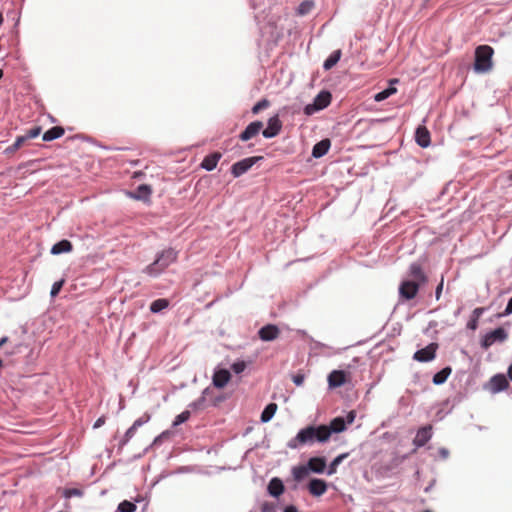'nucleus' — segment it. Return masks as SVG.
Here are the masks:
<instances>
[{
	"label": "nucleus",
	"instance_id": "obj_5",
	"mask_svg": "<svg viewBox=\"0 0 512 512\" xmlns=\"http://www.w3.org/2000/svg\"><path fill=\"white\" fill-rule=\"evenodd\" d=\"M508 337L507 332L504 328L499 327L495 330L487 333L481 341V346L483 349L487 350L490 346H492L495 342H504Z\"/></svg>",
	"mask_w": 512,
	"mask_h": 512
},
{
	"label": "nucleus",
	"instance_id": "obj_18",
	"mask_svg": "<svg viewBox=\"0 0 512 512\" xmlns=\"http://www.w3.org/2000/svg\"><path fill=\"white\" fill-rule=\"evenodd\" d=\"M346 382V375L342 370H334L328 376L330 387H340Z\"/></svg>",
	"mask_w": 512,
	"mask_h": 512
},
{
	"label": "nucleus",
	"instance_id": "obj_1",
	"mask_svg": "<svg viewBox=\"0 0 512 512\" xmlns=\"http://www.w3.org/2000/svg\"><path fill=\"white\" fill-rule=\"evenodd\" d=\"M409 279L403 280L399 286V294L405 300L416 297L421 285L428 281V277L419 263H412L408 270Z\"/></svg>",
	"mask_w": 512,
	"mask_h": 512
},
{
	"label": "nucleus",
	"instance_id": "obj_34",
	"mask_svg": "<svg viewBox=\"0 0 512 512\" xmlns=\"http://www.w3.org/2000/svg\"><path fill=\"white\" fill-rule=\"evenodd\" d=\"M164 271V269H162L160 266H159V263L155 260L153 263H151L150 265H148L144 272L152 277H156L158 276L160 273H162Z\"/></svg>",
	"mask_w": 512,
	"mask_h": 512
},
{
	"label": "nucleus",
	"instance_id": "obj_10",
	"mask_svg": "<svg viewBox=\"0 0 512 512\" xmlns=\"http://www.w3.org/2000/svg\"><path fill=\"white\" fill-rule=\"evenodd\" d=\"M176 259L177 252L174 249L169 248L162 251L156 258V261L159 263V266L165 270L170 264L174 263Z\"/></svg>",
	"mask_w": 512,
	"mask_h": 512
},
{
	"label": "nucleus",
	"instance_id": "obj_15",
	"mask_svg": "<svg viewBox=\"0 0 512 512\" xmlns=\"http://www.w3.org/2000/svg\"><path fill=\"white\" fill-rule=\"evenodd\" d=\"M509 382L503 374H497L490 380V389L493 393H497L507 389Z\"/></svg>",
	"mask_w": 512,
	"mask_h": 512
},
{
	"label": "nucleus",
	"instance_id": "obj_36",
	"mask_svg": "<svg viewBox=\"0 0 512 512\" xmlns=\"http://www.w3.org/2000/svg\"><path fill=\"white\" fill-rule=\"evenodd\" d=\"M118 511L119 512H135L136 505L128 500H124L118 505Z\"/></svg>",
	"mask_w": 512,
	"mask_h": 512
},
{
	"label": "nucleus",
	"instance_id": "obj_48",
	"mask_svg": "<svg viewBox=\"0 0 512 512\" xmlns=\"http://www.w3.org/2000/svg\"><path fill=\"white\" fill-rule=\"evenodd\" d=\"M292 380L293 382L297 385V386H301L304 382V375L303 374H296L292 377Z\"/></svg>",
	"mask_w": 512,
	"mask_h": 512
},
{
	"label": "nucleus",
	"instance_id": "obj_49",
	"mask_svg": "<svg viewBox=\"0 0 512 512\" xmlns=\"http://www.w3.org/2000/svg\"><path fill=\"white\" fill-rule=\"evenodd\" d=\"M443 285H444V281H443V278L441 279L440 283L438 284V286L436 287V291H435V295H436V299L438 300L441 296V293H442V290H443Z\"/></svg>",
	"mask_w": 512,
	"mask_h": 512
},
{
	"label": "nucleus",
	"instance_id": "obj_19",
	"mask_svg": "<svg viewBox=\"0 0 512 512\" xmlns=\"http://www.w3.org/2000/svg\"><path fill=\"white\" fill-rule=\"evenodd\" d=\"M331 146V142L329 139H323L316 143L312 149V156L315 158H320L328 153L329 148Z\"/></svg>",
	"mask_w": 512,
	"mask_h": 512
},
{
	"label": "nucleus",
	"instance_id": "obj_55",
	"mask_svg": "<svg viewBox=\"0 0 512 512\" xmlns=\"http://www.w3.org/2000/svg\"><path fill=\"white\" fill-rule=\"evenodd\" d=\"M2 23H3V16H2V14L0 13V26L2 25Z\"/></svg>",
	"mask_w": 512,
	"mask_h": 512
},
{
	"label": "nucleus",
	"instance_id": "obj_38",
	"mask_svg": "<svg viewBox=\"0 0 512 512\" xmlns=\"http://www.w3.org/2000/svg\"><path fill=\"white\" fill-rule=\"evenodd\" d=\"M269 105L270 102L267 99H262L253 106L252 113L258 114L261 110L266 109Z\"/></svg>",
	"mask_w": 512,
	"mask_h": 512
},
{
	"label": "nucleus",
	"instance_id": "obj_37",
	"mask_svg": "<svg viewBox=\"0 0 512 512\" xmlns=\"http://www.w3.org/2000/svg\"><path fill=\"white\" fill-rule=\"evenodd\" d=\"M28 140L26 138V135L18 136L15 140V142L7 148V151L9 152H15L17 151L22 145Z\"/></svg>",
	"mask_w": 512,
	"mask_h": 512
},
{
	"label": "nucleus",
	"instance_id": "obj_35",
	"mask_svg": "<svg viewBox=\"0 0 512 512\" xmlns=\"http://www.w3.org/2000/svg\"><path fill=\"white\" fill-rule=\"evenodd\" d=\"M348 456L347 453L337 456L329 465L327 474L332 475L336 472L337 466Z\"/></svg>",
	"mask_w": 512,
	"mask_h": 512
},
{
	"label": "nucleus",
	"instance_id": "obj_14",
	"mask_svg": "<svg viewBox=\"0 0 512 512\" xmlns=\"http://www.w3.org/2000/svg\"><path fill=\"white\" fill-rule=\"evenodd\" d=\"M308 490L313 496H322L327 491V483L322 479H312L308 484Z\"/></svg>",
	"mask_w": 512,
	"mask_h": 512
},
{
	"label": "nucleus",
	"instance_id": "obj_9",
	"mask_svg": "<svg viewBox=\"0 0 512 512\" xmlns=\"http://www.w3.org/2000/svg\"><path fill=\"white\" fill-rule=\"evenodd\" d=\"M432 437V425H426L421 427L413 440V444L416 447L424 446Z\"/></svg>",
	"mask_w": 512,
	"mask_h": 512
},
{
	"label": "nucleus",
	"instance_id": "obj_44",
	"mask_svg": "<svg viewBox=\"0 0 512 512\" xmlns=\"http://www.w3.org/2000/svg\"><path fill=\"white\" fill-rule=\"evenodd\" d=\"M149 420H150V415L144 414L142 417H140L134 421L133 426L138 428V427L142 426L143 424H145L146 422H148Z\"/></svg>",
	"mask_w": 512,
	"mask_h": 512
},
{
	"label": "nucleus",
	"instance_id": "obj_25",
	"mask_svg": "<svg viewBox=\"0 0 512 512\" xmlns=\"http://www.w3.org/2000/svg\"><path fill=\"white\" fill-rule=\"evenodd\" d=\"M328 426V430H330V435L334 433L343 432L346 429L345 420L342 417L334 418Z\"/></svg>",
	"mask_w": 512,
	"mask_h": 512
},
{
	"label": "nucleus",
	"instance_id": "obj_43",
	"mask_svg": "<svg viewBox=\"0 0 512 512\" xmlns=\"http://www.w3.org/2000/svg\"><path fill=\"white\" fill-rule=\"evenodd\" d=\"M40 133H41L40 127H33L30 130H28L25 135H26V138H28V140H30V139H33V138H36L37 136H39Z\"/></svg>",
	"mask_w": 512,
	"mask_h": 512
},
{
	"label": "nucleus",
	"instance_id": "obj_50",
	"mask_svg": "<svg viewBox=\"0 0 512 512\" xmlns=\"http://www.w3.org/2000/svg\"><path fill=\"white\" fill-rule=\"evenodd\" d=\"M438 452L442 459H446L449 456V451L446 448H440Z\"/></svg>",
	"mask_w": 512,
	"mask_h": 512
},
{
	"label": "nucleus",
	"instance_id": "obj_30",
	"mask_svg": "<svg viewBox=\"0 0 512 512\" xmlns=\"http://www.w3.org/2000/svg\"><path fill=\"white\" fill-rule=\"evenodd\" d=\"M292 474L296 481H301L308 476L309 469L304 465L295 466L292 469Z\"/></svg>",
	"mask_w": 512,
	"mask_h": 512
},
{
	"label": "nucleus",
	"instance_id": "obj_4",
	"mask_svg": "<svg viewBox=\"0 0 512 512\" xmlns=\"http://www.w3.org/2000/svg\"><path fill=\"white\" fill-rule=\"evenodd\" d=\"M331 100V93L329 91L323 90L314 98L313 103L307 104L304 107V113L307 116H310L320 110H323L330 105Z\"/></svg>",
	"mask_w": 512,
	"mask_h": 512
},
{
	"label": "nucleus",
	"instance_id": "obj_3",
	"mask_svg": "<svg viewBox=\"0 0 512 512\" xmlns=\"http://www.w3.org/2000/svg\"><path fill=\"white\" fill-rule=\"evenodd\" d=\"M494 49L489 45H480L475 49L474 70L477 73H487L493 68Z\"/></svg>",
	"mask_w": 512,
	"mask_h": 512
},
{
	"label": "nucleus",
	"instance_id": "obj_17",
	"mask_svg": "<svg viewBox=\"0 0 512 512\" xmlns=\"http://www.w3.org/2000/svg\"><path fill=\"white\" fill-rule=\"evenodd\" d=\"M415 140L417 144L423 148L430 145V132L425 126H419L416 129Z\"/></svg>",
	"mask_w": 512,
	"mask_h": 512
},
{
	"label": "nucleus",
	"instance_id": "obj_12",
	"mask_svg": "<svg viewBox=\"0 0 512 512\" xmlns=\"http://www.w3.org/2000/svg\"><path fill=\"white\" fill-rule=\"evenodd\" d=\"M262 128H263V123L261 121L251 122L246 127V129L239 135V138L241 141H248L251 138L258 135Z\"/></svg>",
	"mask_w": 512,
	"mask_h": 512
},
{
	"label": "nucleus",
	"instance_id": "obj_52",
	"mask_svg": "<svg viewBox=\"0 0 512 512\" xmlns=\"http://www.w3.org/2000/svg\"><path fill=\"white\" fill-rule=\"evenodd\" d=\"M283 512H298V510L295 506L291 505L286 507Z\"/></svg>",
	"mask_w": 512,
	"mask_h": 512
},
{
	"label": "nucleus",
	"instance_id": "obj_27",
	"mask_svg": "<svg viewBox=\"0 0 512 512\" xmlns=\"http://www.w3.org/2000/svg\"><path fill=\"white\" fill-rule=\"evenodd\" d=\"M451 372L452 369L450 367L443 368L441 371L437 372L433 376V383L436 385L443 384L447 380Z\"/></svg>",
	"mask_w": 512,
	"mask_h": 512
},
{
	"label": "nucleus",
	"instance_id": "obj_26",
	"mask_svg": "<svg viewBox=\"0 0 512 512\" xmlns=\"http://www.w3.org/2000/svg\"><path fill=\"white\" fill-rule=\"evenodd\" d=\"M485 308L483 307H477L472 312V318L468 322L467 327L471 330H475L478 326V320L481 317V315L484 313Z\"/></svg>",
	"mask_w": 512,
	"mask_h": 512
},
{
	"label": "nucleus",
	"instance_id": "obj_23",
	"mask_svg": "<svg viewBox=\"0 0 512 512\" xmlns=\"http://www.w3.org/2000/svg\"><path fill=\"white\" fill-rule=\"evenodd\" d=\"M72 249H73L72 243L70 241L64 239L52 246L51 253L54 255H58L61 253L71 252Z\"/></svg>",
	"mask_w": 512,
	"mask_h": 512
},
{
	"label": "nucleus",
	"instance_id": "obj_53",
	"mask_svg": "<svg viewBox=\"0 0 512 512\" xmlns=\"http://www.w3.org/2000/svg\"><path fill=\"white\" fill-rule=\"evenodd\" d=\"M8 342V337L4 336L0 339V348Z\"/></svg>",
	"mask_w": 512,
	"mask_h": 512
},
{
	"label": "nucleus",
	"instance_id": "obj_40",
	"mask_svg": "<svg viewBox=\"0 0 512 512\" xmlns=\"http://www.w3.org/2000/svg\"><path fill=\"white\" fill-rule=\"evenodd\" d=\"M65 283V279H61L59 281H56L53 285H52V288H51V297H56L60 290L62 289L63 285Z\"/></svg>",
	"mask_w": 512,
	"mask_h": 512
},
{
	"label": "nucleus",
	"instance_id": "obj_54",
	"mask_svg": "<svg viewBox=\"0 0 512 512\" xmlns=\"http://www.w3.org/2000/svg\"><path fill=\"white\" fill-rule=\"evenodd\" d=\"M508 376L512 380V364L508 368Z\"/></svg>",
	"mask_w": 512,
	"mask_h": 512
},
{
	"label": "nucleus",
	"instance_id": "obj_21",
	"mask_svg": "<svg viewBox=\"0 0 512 512\" xmlns=\"http://www.w3.org/2000/svg\"><path fill=\"white\" fill-rule=\"evenodd\" d=\"M307 467L315 473H323L326 467V460L323 457H312L309 459Z\"/></svg>",
	"mask_w": 512,
	"mask_h": 512
},
{
	"label": "nucleus",
	"instance_id": "obj_11",
	"mask_svg": "<svg viewBox=\"0 0 512 512\" xmlns=\"http://www.w3.org/2000/svg\"><path fill=\"white\" fill-rule=\"evenodd\" d=\"M259 338L263 341H272L279 337L280 330L276 325L268 324L258 331Z\"/></svg>",
	"mask_w": 512,
	"mask_h": 512
},
{
	"label": "nucleus",
	"instance_id": "obj_47",
	"mask_svg": "<svg viewBox=\"0 0 512 512\" xmlns=\"http://www.w3.org/2000/svg\"><path fill=\"white\" fill-rule=\"evenodd\" d=\"M355 417H356V412L354 410H351L347 414L346 418L344 419L345 420V425L346 424H352L354 422V420H355Z\"/></svg>",
	"mask_w": 512,
	"mask_h": 512
},
{
	"label": "nucleus",
	"instance_id": "obj_33",
	"mask_svg": "<svg viewBox=\"0 0 512 512\" xmlns=\"http://www.w3.org/2000/svg\"><path fill=\"white\" fill-rule=\"evenodd\" d=\"M396 92H397V89L393 86H390V87L384 89L383 91L377 93L374 96V100L376 102H381V101L389 98L391 95L395 94Z\"/></svg>",
	"mask_w": 512,
	"mask_h": 512
},
{
	"label": "nucleus",
	"instance_id": "obj_13",
	"mask_svg": "<svg viewBox=\"0 0 512 512\" xmlns=\"http://www.w3.org/2000/svg\"><path fill=\"white\" fill-rule=\"evenodd\" d=\"M231 374L226 369H220L214 372L212 382L216 388H224L230 381Z\"/></svg>",
	"mask_w": 512,
	"mask_h": 512
},
{
	"label": "nucleus",
	"instance_id": "obj_45",
	"mask_svg": "<svg viewBox=\"0 0 512 512\" xmlns=\"http://www.w3.org/2000/svg\"><path fill=\"white\" fill-rule=\"evenodd\" d=\"M137 428L135 426H131L125 433L124 442H128L136 433Z\"/></svg>",
	"mask_w": 512,
	"mask_h": 512
},
{
	"label": "nucleus",
	"instance_id": "obj_56",
	"mask_svg": "<svg viewBox=\"0 0 512 512\" xmlns=\"http://www.w3.org/2000/svg\"><path fill=\"white\" fill-rule=\"evenodd\" d=\"M397 82H398V79H393L390 81V84L397 83Z\"/></svg>",
	"mask_w": 512,
	"mask_h": 512
},
{
	"label": "nucleus",
	"instance_id": "obj_51",
	"mask_svg": "<svg viewBox=\"0 0 512 512\" xmlns=\"http://www.w3.org/2000/svg\"><path fill=\"white\" fill-rule=\"evenodd\" d=\"M105 423V417L98 418L94 423V428H99Z\"/></svg>",
	"mask_w": 512,
	"mask_h": 512
},
{
	"label": "nucleus",
	"instance_id": "obj_20",
	"mask_svg": "<svg viewBox=\"0 0 512 512\" xmlns=\"http://www.w3.org/2000/svg\"><path fill=\"white\" fill-rule=\"evenodd\" d=\"M152 194V189L149 185L142 184L139 185L134 193L131 194V197L136 200L148 201Z\"/></svg>",
	"mask_w": 512,
	"mask_h": 512
},
{
	"label": "nucleus",
	"instance_id": "obj_16",
	"mask_svg": "<svg viewBox=\"0 0 512 512\" xmlns=\"http://www.w3.org/2000/svg\"><path fill=\"white\" fill-rule=\"evenodd\" d=\"M221 157L222 154L220 152H213L204 157L200 166L207 171H212L216 168Z\"/></svg>",
	"mask_w": 512,
	"mask_h": 512
},
{
	"label": "nucleus",
	"instance_id": "obj_22",
	"mask_svg": "<svg viewBox=\"0 0 512 512\" xmlns=\"http://www.w3.org/2000/svg\"><path fill=\"white\" fill-rule=\"evenodd\" d=\"M268 492L273 497H279L284 492L283 482L279 478H273L268 484Z\"/></svg>",
	"mask_w": 512,
	"mask_h": 512
},
{
	"label": "nucleus",
	"instance_id": "obj_57",
	"mask_svg": "<svg viewBox=\"0 0 512 512\" xmlns=\"http://www.w3.org/2000/svg\"><path fill=\"white\" fill-rule=\"evenodd\" d=\"M509 180L512 181V172L509 174Z\"/></svg>",
	"mask_w": 512,
	"mask_h": 512
},
{
	"label": "nucleus",
	"instance_id": "obj_6",
	"mask_svg": "<svg viewBox=\"0 0 512 512\" xmlns=\"http://www.w3.org/2000/svg\"><path fill=\"white\" fill-rule=\"evenodd\" d=\"M262 157L254 156L242 159L236 163H234L231 167L232 175L237 178L246 173L256 162L261 160Z\"/></svg>",
	"mask_w": 512,
	"mask_h": 512
},
{
	"label": "nucleus",
	"instance_id": "obj_59",
	"mask_svg": "<svg viewBox=\"0 0 512 512\" xmlns=\"http://www.w3.org/2000/svg\"><path fill=\"white\" fill-rule=\"evenodd\" d=\"M3 366V361L0 359V368Z\"/></svg>",
	"mask_w": 512,
	"mask_h": 512
},
{
	"label": "nucleus",
	"instance_id": "obj_28",
	"mask_svg": "<svg viewBox=\"0 0 512 512\" xmlns=\"http://www.w3.org/2000/svg\"><path fill=\"white\" fill-rule=\"evenodd\" d=\"M340 57H341V51L340 50H336L334 51L324 62L323 64V68L325 70H330L331 68H333L337 63L338 61L340 60Z\"/></svg>",
	"mask_w": 512,
	"mask_h": 512
},
{
	"label": "nucleus",
	"instance_id": "obj_8",
	"mask_svg": "<svg viewBox=\"0 0 512 512\" xmlns=\"http://www.w3.org/2000/svg\"><path fill=\"white\" fill-rule=\"evenodd\" d=\"M282 129V122L278 115L271 117L268 120V126L262 131V135L265 138H273L277 136Z\"/></svg>",
	"mask_w": 512,
	"mask_h": 512
},
{
	"label": "nucleus",
	"instance_id": "obj_42",
	"mask_svg": "<svg viewBox=\"0 0 512 512\" xmlns=\"http://www.w3.org/2000/svg\"><path fill=\"white\" fill-rule=\"evenodd\" d=\"M246 368V363L244 361H238L232 364L231 369L236 373H242Z\"/></svg>",
	"mask_w": 512,
	"mask_h": 512
},
{
	"label": "nucleus",
	"instance_id": "obj_29",
	"mask_svg": "<svg viewBox=\"0 0 512 512\" xmlns=\"http://www.w3.org/2000/svg\"><path fill=\"white\" fill-rule=\"evenodd\" d=\"M277 411V404L276 403H270L268 404L265 409L263 410L261 414V421L262 422H268L271 420V418L274 416V414Z\"/></svg>",
	"mask_w": 512,
	"mask_h": 512
},
{
	"label": "nucleus",
	"instance_id": "obj_32",
	"mask_svg": "<svg viewBox=\"0 0 512 512\" xmlns=\"http://www.w3.org/2000/svg\"><path fill=\"white\" fill-rule=\"evenodd\" d=\"M314 8V2L312 0H305L300 3L297 8V15L304 16L311 12Z\"/></svg>",
	"mask_w": 512,
	"mask_h": 512
},
{
	"label": "nucleus",
	"instance_id": "obj_2",
	"mask_svg": "<svg viewBox=\"0 0 512 512\" xmlns=\"http://www.w3.org/2000/svg\"><path fill=\"white\" fill-rule=\"evenodd\" d=\"M329 438L330 430H328L327 425H310L301 429L297 435L288 442V447L297 449L302 445L313 444L314 442H327Z\"/></svg>",
	"mask_w": 512,
	"mask_h": 512
},
{
	"label": "nucleus",
	"instance_id": "obj_39",
	"mask_svg": "<svg viewBox=\"0 0 512 512\" xmlns=\"http://www.w3.org/2000/svg\"><path fill=\"white\" fill-rule=\"evenodd\" d=\"M190 417V412L189 411H183L182 413H180L179 415L176 416L174 422H173V425L174 426H178L182 423H184L185 421H187Z\"/></svg>",
	"mask_w": 512,
	"mask_h": 512
},
{
	"label": "nucleus",
	"instance_id": "obj_31",
	"mask_svg": "<svg viewBox=\"0 0 512 512\" xmlns=\"http://www.w3.org/2000/svg\"><path fill=\"white\" fill-rule=\"evenodd\" d=\"M169 306V301L164 298L154 300L150 305V310L153 313H158Z\"/></svg>",
	"mask_w": 512,
	"mask_h": 512
},
{
	"label": "nucleus",
	"instance_id": "obj_46",
	"mask_svg": "<svg viewBox=\"0 0 512 512\" xmlns=\"http://www.w3.org/2000/svg\"><path fill=\"white\" fill-rule=\"evenodd\" d=\"M512 313V298L508 301V304L504 310V312L500 313L498 316L499 317H504V316H508Z\"/></svg>",
	"mask_w": 512,
	"mask_h": 512
},
{
	"label": "nucleus",
	"instance_id": "obj_7",
	"mask_svg": "<svg viewBox=\"0 0 512 512\" xmlns=\"http://www.w3.org/2000/svg\"><path fill=\"white\" fill-rule=\"evenodd\" d=\"M438 345L431 343L423 349H420L414 353L413 359L419 362H428L435 358L436 350Z\"/></svg>",
	"mask_w": 512,
	"mask_h": 512
},
{
	"label": "nucleus",
	"instance_id": "obj_24",
	"mask_svg": "<svg viewBox=\"0 0 512 512\" xmlns=\"http://www.w3.org/2000/svg\"><path fill=\"white\" fill-rule=\"evenodd\" d=\"M64 132L65 131H64L63 127L54 126V127L50 128L49 130H47L43 134V140L44 141H52V140L58 139L64 135Z\"/></svg>",
	"mask_w": 512,
	"mask_h": 512
},
{
	"label": "nucleus",
	"instance_id": "obj_58",
	"mask_svg": "<svg viewBox=\"0 0 512 512\" xmlns=\"http://www.w3.org/2000/svg\"><path fill=\"white\" fill-rule=\"evenodd\" d=\"M3 76V71L0 69V79L2 78Z\"/></svg>",
	"mask_w": 512,
	"mask_h": 512
},
{
	"label": "nucleus",
	"instance_id": "obj_41",
	"mask_svg": "<svg viewBox=\"0 0 512 512\" xmlns=\"http://www.w3.org/2000/svg\"><path fill=\"white\" fill-rule=\"evenodd\" d=\"M83 495V492L82 490L78 489V488H69V489H65L64 492H63V496L65 498H71V497H74V496H82Z\"/></svg>",
	"mask_w": 512,
	"mask_h": 512
}]
</instances>
